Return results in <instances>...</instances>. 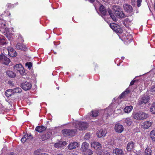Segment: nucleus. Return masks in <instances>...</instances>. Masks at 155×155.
Here are the masks:
<instances>
[{
    "label": "nucleus",
    "mask_w": 155,
    "mask_h": 155,
    "mask_svg": "<svg viewBox=\"0 0 155 155\" xmlns=\"http://www.w3.org/2000/svg\"><path fill=\"white\" fill-rule=\"evenodd\" d=\"M12 91L13 93H20L22 91L21 89L19 87H16L13 89H12Z\"/></svg>",
    "instance_id": "nucleus-32"
},
{
    "label": "nucleus",
    "mask_w": 155,
    "mask_h": 155,
    "mask_svg": "<svg viewBox=\"0 0 155 155\" xmlns=\"http://www.w3.org/2000/svg\"><path fill=\"white\" fill-rule=\"evenodd\" d=\"M141 98L143 101L144 104H146L149 101V97L148 96H143Z\"/></svg>",
    "instance_id": "nucleus-33"
},
{
    "label": "nucleus",
    "mask_w": 155,
    "mask_h": 155,
    "mask_svg": "<svg viewBox=\"0 0 155 155\" xmlns=\"http://www.w3.org/2000/svg\"><path fill=\"white\" fill-rule=\"evenodd\" d=\"M132 122L131 118L129 117L126 118L124 120V123L128 126L131 125Z\"/></svg>",
    "instance_id": "nucleus-30"
},
{
    "label": "nucleus",
    "mask_w": 155,
    "mask_h": 155,
    "mask_svg": "<svg viewBox=\"0 0 155 155\" xmlns=\"http://www.w3.org/2000/svg\"><path fill=\"white\" fill-rule=\"evenodd\" d=\"M35 155H48V154L45 153H40L38 152L37 151H36L34 152Z\"/></svg>",
    "instance_id": "nucleus-46"
},
{
    "label": "nucleus",
    "mask_w": 155,
    "mask_h": 155,
    "mask_svg": "<svg viewBox=\"0 0 155 155\" xmlns=\"http://www.w3.org/2000/svg\"><path fill=\"white\" fill-rule=\"evenodd\" d=\"M25 66L28 67V68L30 69L32 67V64L31 62H28L25 63Z\"/></svg>",
    "instance_id": "nucleus-44"
},
{
    "label": "nucleus",
    "mask_w": 155,
    "mask_h": 155,
    "mask_svg": "<svg viewBox=\"0 0 155 155\" xmlns=\"http://www.w3.org/2000/svg\"><path fill=\"white\" fill-rule=\"evenodd\" d=\"M107 10L110 17L112 18L113 20L115 21H116L117 20V19L115 16L112 13V11L111 9L110 8H108L107 9Z\"/></svg>",
    "instance_id": "nucleus-25"
},
{
    "label": "nucleus",
    "mask_w": 155,
    "mask_h": 155,
    "mask_svg": "<svg viewBox=\"0 0 155 155\" xmlns=\"http://www.w3.org/2000/svg\"><path fill=\"white\" fill-rule=\"evenodd\" d=\"M88 124L87 122H79L76 124V127L79 130H82L87 129Z\"/></svg>",
    "instance_id": "nucleus-4"
},
{
    "label": "nucleus",
    "mask_w": 155,
    "mask_h": 155,
    "mask_svg": "<svg viewBox=\"0 0 155 155\" xmlns=\"http://www.w3.org/2000/svg\"><path fill=\"white\" fill-rule=\"evenodd\" d=\"M28 137V134H25L21 140V142L24 143L25 141H28V140L27 139Z\"/></svg>",
    "instance_id": "nucleus-37"
},
{
    "label": "nucleus",
    "mask_w": 155,
    "mask_h": 155,
    "mask_svg": "<svg viewBox=\"0 0 155 155\" xmlns=\"http://www.w3.org/2000/svg\"><path fill=\"white\" fill-rule=\"evenodd\" d=\"M8 55L12 57H14L17 55V53L12 47H8Z\"/></svg>",
    "instance_id": "nucleus-10"
},
{
    "label": "nucleus",
    "mask_w": 155,
    "mask_h": 155,
    "mask_svg": "<svg viewBox=\"0 0 155 155\" xmlns=\"http://www.w3.org/2000/svg\"><path fill=\"white\" fill-rule=\"evenodd\" d=\"M131 87H129L124 92H123L119 96L120 99L124 97L126 95L130 93L131 91Z\"/></svg>",
    "instance_id": "nucleus-14"
},
{
    "label": "nucleus",
    "mask_w": 155,
    "mask_h": 155,
    "mask_svg": "<svg viewBox=\"0 0 155 155\" xmlns=\"http://www.w3.org/2000/svg\"><path fill=\"white\" fill-rule=\"evenodd\" d=\"M124 10L127 12L130 13L132 12L133 8L130 5L127 4H125L123 5Z\"/></svg>",
    "instance_id": "nucleus-12"
},
{
    "label": "nucleus",
    "mask_w": 155,
    "mask_h": 155,
    "mask_svg": "<svg viewBox=\"0 0 155 155\" xmlns=\"http://www.w3.org/2000/svg\"><path fill=\"white\" fill-rule=\"evenodd\" d=\"M57 155H62V154H58Z\"/></svg>",
    "instance_id": "nucleus-56"
},
{
    "label": "nucleus",
    "mask_w": 155,
    "mask_h": 155,
    "mask_svg": "<svg viewBox=\"0 0 155 155\" xmlns=\"http://www.w3.org/2000/svg\"><path fill=\"white\" fill-rule=\"evenodd\" d=\"M97 155H110L109 153L104 150L101 144L97 142Z\"/></svg>",
    "instance_id": "nucleus-5"
},
{
    "label": "nucleus",
    "mask_w": 155,
    "mask_h": 155,
    "mask_svg": "<svg viewBox=\"0 0 155 155\" xmlns=\"http://www.w3.org/2000/svg\"><path fill=\"white\" fill-rule=\"evenodd\" d=\"M132 109L133 106H129L125 107L124 109V110L126 113H129L131 111Z\"/></svg>",
    "instance_id": "nucleus-27"
},
{
    "label": "nucleus",
    "mask_w": 155,
    "mask_h": 155,
    "mask_svg": "<svg viewBox=\"0 0 155 155\" xmlns=\"http://www.w3.org/2000/svg\"><path fill=\"white\" fill-rule=\"evenodd\" d=\"M150 91H155V85H153L151 87Z\"/></svg>",
    "instance_id": "nucleus-50"
},
{
    "label": "nucleus",
    "mask_w": 155,
    "mask_h": 155,
    "mask_svg": "<svg viewBox=\"0 0 155 155\" xmlns=\"http://www.w3.org/2000/svg\"><path fill=\"white\" fill-rule=\"evenodd\" d=\"M112 8L113 10L115 12V14H116V13H117V12H118V11L119 10H120V9H121V8L119 7V6H118L117 5H114L112 7Z\"/></svg>",
    "instance_id": "nucleus-29"
},
{
    "label": "nucleus",
    "mask_w": 155,
    "mask_h": 155,
    "mask_svg": "<svg viewBox=\"0 0 155 155\" xmlns=\"http://www.w3.org/2000/svg\"><path fill=\"white\" fill-rule=\"evenodd\" d=\"M150 138L153 141H155V130H153L150 134Z\"/></svg>",
    "instance_id": "nucleus-31"
},
{
    "label": "nucleus",
    "mask_w": 155,
    "mask_h": 155,
    "mask_svg": "<svg viewBox=\"0 0 155 155\" xmlns=\"http://www.w3.org/2000/svg\"><path fill=\"white\" fill-rule=\"evenodd\" d=\"M108 110L107 109H106L104 111V115H105L106 117H107L109 115V114L108 113Z\"/></svg>",
    "instance_id": "nucleus-45"
},
{
    "label": "nucleus",
    "mask_w": 155,
    "mask_h": 155,
    "mask_svg": "<svg viewBox=\"0 0 155 155\" xmlns=\"http://www.w3.org/2000/svg\"><path fill=\"white\" fill-rule=\"evenodd\" d=\"M136 13H138V10H137Z\"/></svg>",
    "instance_id": "nucleus-54"
},
{
    "label": "nucleus",
    "mask_w": 155,
    "mask_h": 155,
    "mask_svg": "<svg viewBox=\"0 0 155 155\" xmlns=\"http://www.w3.org/2000/svg\"><path fill=\"white\" fill-rule=\"evenodd\" d=\"M23 67L20 64H17L13 67L15 71L16 72H19L20 70H21Z\"/></svg>",
    "instance_id": "nucleus-23"
},
{
    "label": "nucleus",
    "mask_w": 155,
    "mask_h": 155,
    "mask_svg": "<svg viewBox=\"0 0 155 155\" xmlns=\"http://www.w3.org/2000/svg\"><path fill=\"white\" fill-rule=\"evenodd\" d=\"M31 84L27 81H23L21 84V87L24 90L27 91L30 89L31 87Z\"/></svg>",
    "instance_id": "nucleus-6"
},
{
    "label": "nucleus",
    "mask_w": 155,
    "mask_h": 155,
    "mask_svg": "<svg viewBox=\"0 0 155 155\" xmlns=\"http://www.w3.org/2000/svg\"><path fill=\"white\" fill-rule=\"evenodd\" d=\"M149 117V115L146 113L142 111L137 112L133 116L134 117L138 120H142L146 119Z\"/></svg>",
    "instance_id": "nucleus-2"
},
{
    "label": "nucleus",
    "mask_w": 155,
    "mask_h": 155,
    "mask_svg": "<svg viewBox=\"0 0 155 155\" xmlns=\"http://www.w3.org/2000/svg\"><path fill=\"white\" fill-rule=\"evenodd\" d=\"M78 143L76 142H71L68 146V149L70 150L75 149L78 147Z\"/></svg>",
    "instance_id": "nucleus-13"
},
{
    "label": "nucleus",
    "mask_w": 155,
    "mask_h": 155,
    "mask_svg": "<svg viewBox=\"0 0 155 155\" xmlns=\"http://www.w3.org/2000/svg\"><path fill=\"white\" fill-rule=\"evenodd\" d=\"M94 6H95V9H96V10H97V8H96V6L95 5H94Z\"/></svg>",
    "instance_id": "nucleus-58"
},
{
    "label": "nucleus",
    "mask_w": 155,
    "mask_h": 155,
    "mask_svg": "<svg viewBox=\"0 0 155 155\" xmlns=\"http://www.w3.org/2000/svg\"><path fill=\"white\" fill-rule=\"evenodd\" d=\"M121 58H122V59H124V57H122Z\"/></svg>",
    "instance_id": "nucleus-60"
},
{
    "label": "nucleus",
    "mask_w": 155,
    "mask_h": 155,
    "mask_svg": "<svg viewBox=\"0 0 155 155\" xmlns=\"http://www.w3.org/2000/svg\"><path fill=\"white\" fill-rule=\"evenodd\" d=\"M99 14L102 17L106 15L107 13V12L105 8V7L103 5L100 6L99 8Z\"/></svg>",
    "instance_id": "nucleus-9"
},
{
    "label": "nucleus",
    "mask_w": 155,
    "mask_h": 155,
    "mask_svg": "<svg viewBox=\"0 0 155 155\" xmlns=\"http://www.w3.org/2000/svg\"><path fill=\"white\" fill-rule=\"evenodd\" d=\"M14 153L13 152H12L10 154H9L8 155H14Z\"/></svg>",
    "instance_id": "nucleus-53"
},
{
    "label": "nucleus",
    "mask_w": 155,
    "mask_h": 155,
    "mask_svg": "<svg viewBox=\"0 0 155 155\" xmlns=\"http://www.w3.org/2000/svg\"><path fill=\"white\" fill-rule=\"evenodd\" d=\"M28 137V134H25L21 140V142L24 143L25 141H28V140L27 139Z\"/></svg>",
    "instance_id": "nucleus-36"
},
{
    "label": "nucleus",
    "mask_w": 155,
    "mask_h": 155,
    "mask_svg": "<svg viewBox=\"0 0 155 155\" xmlns=\"http://www.w3.org/2000/svg\"><path fill=\"white\" fill-rule=\"evenodd\" d=\"M28 138L27 139H28V141H33V140L35 141V139L33 137L31 134H28Z\"/></svg>",
    "instance_id": "nucleus-38"
},
{
    "label": "nucleus",
    "mask_w": 155,
    "mask_h": 155,
    "mask_svg": "<svg viewBox=\"0 0 155 155\" xmlns=\"http://www.w3.org/2000/svg\"><path fill=\"white\" fill-rule=\"evenodd\" d=\"M132 18L131 19H130L128 18H127L125 19V21H126L128 22H131L132 20H133V17H132Z\"/></svg>",
    "instance_id": "nucleus-49"
},
{
    "label": "nucleus",
    "mask_w": 155,
    "mask_h": 155,
    "mask_svg": "<svg viewBox=\"0 0 155 155\" xmlns=\"http://www.w3.org/2000/svg\"><path fill=\"white\" fill-rule=\"evenodd\" d=\"M114 31L117 33H121L123 32V30L120 26V28H117L116 30H115Z\"/></svg>",
    "instance_id": "nucleus-41"
},
{
    "label": "nucleus",
    "mask_w": 155,
    "mask_h": 155,
    "mask_svg": "<svg viewBox=\"0 0 155 155\" xmlns=\"http://www.w3.org/2000/svg\"><path fill=\"white\" fill-rule=\"evenodd\" d=\"M131 16H132V15H131L130 16V17H131Z\"/></svg>",
    "instance_id": "nucleus-61"
},
{
    "label": "nucleus",
    "mask_w": 155,
    "mask_h": 155,
    "mask_svg": "<svg viewBox=\"0 0 155 155\" xmlns=\"http://www.w3.org/2000/svg\"><path fill=\"white\" fill-rule=\"evenodd\" d=\"M110 27L114 31L116 30V29L117 28H120L119 25L115 23L110 24Z\"/></svg>",
    "instance_id": "nucleus-28"
},
{
    "label": "nucleus",
    "mask_w": 155,
    "mask_h": 155,
    "mask_svg": "<svg viewBox=\"0 0 155 155\" xmlns=\"http://www.w3.org/2000/svg\"><path fill=\"white\" fill-rule=\"evenodd\" d=\"M52 134V132L49 130L46 134L41 135V139L43 141L49 138Z\"/></svg>",
    "instance_id": "nucleus-11"
},
{
    "label": "nucleus",
    "mask_w": 155,
    "mask_h": 155,
    "mask_svg": "<svg viewBox=\"0 0 155 155\" xmlns=\"http://www.w3.org/2000/svg\"><path fill=\"white\" fill-rule=\"evenodd\" d=\"M91 116L96 118L97 117V112L96 111H91Z\"/></svg>",
    "instance_id": "nucleus-42"
},
{
    "label": "nucleus",
    "mask_w": 155,
    "mask_h": 155,
    "mask_svg": "<svg viewBox=\"0 0 155 155\" xmlns=\"http://www.w3.org/2000/svg\"><path fill=\"white\" fill-rule=\"evenodd\" d=\"M132 2H134L135 0H131Z\"/></svg>",
    "instance_id": "nucleus-55"
},
{
    "label": "nucleus",
    "mask_w": 155,
    "mask_h": 155,
    "mask_svg": "<svg viewBox=\"0 0 155 155\" xmlns=\"http://www.w3.org/2000/svg\"><path fill=\"white\" fill-rule=\"evenodd\" d=\"M89 146V144L86 142L82 143L80 150L82 152L83 154L84 155H91L93 153L92 151L88 148Z\"/></svg>",
    "instance_id": "nucleus-1"
},
{
    "label": "nucleus",
    "mask_w": 155,
    "mask_h": 155,
    "mask_svg": "<svg viewBox=\"0 0 155 155\" xmlns=\"http://www.w3.org/2000/svg\"><path fill=\"white\" fill-rule=\"evenodd\" d=\"M6 73L9 77L11 78H14L16 76L15 73L11 71H7Z\"/></svg>",
    "instance_id": "nucleus-22"
},
{
    "label": "nucleus",
    "mask_w": 155,
    "mask_h": 155,
    "mask_svg": "<svg viewBox=\"0 0 155 155\" xmlns=\"http://www.w3.org/2000/svg\"><path fill=\"white\" fill-rule=\"evenodd\" d=\"M152 122L150 121H145L143 123V126L144 128L147 129L149 128L152 125Z\"/></svg>",
    "instance_id": "nucleus-24"
},
{
    "label": "nucleus",
    "mask_w": 155,
    "mask_h": 155,
    "mask_svg": "<svg viewBox=\"0 0 155 155\" xmlns=\"http://www.w3.org/2000/svg\"><path fill=\"white\" fill-rule=\"evenodd\" d=\"M46 128L47 127L45 126H40L36 127L35 130L37 131L39 133H41L45 130Z\"/></svg>",
    "instance_id": "nucleus-20"
},
{
    "label": "nucleus",
    "mask_w": 155,
    "mask_h": 155,
    "mask_svg": "<svg viewBox=\"0 0 155 155\" xmlns=\"http://www.w3.org/2000/svg\"><path fill=\"white\" fill-rule=\"evenodd\" d=\"M85 139H88L90 138V135L88 134H86L84 136Z\"/></svg>",
    "instance_id": "nucleus-52"
},
{
    "label": "nucleus",
    "mask_w": 155,
    "mask_h": 155,
    "mask_svg": "<svg viewBox=\"0 0 155 155\" xmlns=\"http://www.w3.org/2000/svg\"><path fill=\"white\" fill-rule=\"evenodd\" d=\"M66 144V142L65 141H59L58 143H55L54 146L58 148H61L64 146Z\"/></svg>",
    "instance_id": "nucleus-16"
},
{
    "label": "nucleus",
    "mask_w": 155,
    "mask_h": 155,
    "mask_svg": "<svg viewBox=\"0 0 155 155\" xmlns=\"http://www.w3.org/2000/svg\"><path fill=\"white\" fill-rule=\"evenodd\" d=\"M134 143L133 141H130L128 143L127 147V150L130 151L133 149L134 147Z\"/></svg>",
    "instance_id": "nucleus-18"
},
{
    "label": "nucleus",
    "mask_w": 155,
    "mask_h": 155,
    "mask_svg": "<svg viewBox=\"0 0 155 155\" xmlns=\"http://www.w3.org/2000/svg\"><path fill=\"white\" fill-rule=\"evenodd\" d=\"M2 61L3 64L6 65H8L10 62V59L3 54L0 55V61Z\"/></svg>",
    "instance_id": "nucleus-7"
},
{
    "label": "nucleus",
    "mask_w": 155,
    "mask_h": 155,
    "mask_svg": "<svg viewBox=\"0 0 155 155\" xmlns=\"http://www.w3.org/2000/svg\"><path fill=\"white\" fill-rule=\"evenodd\" d=\"M142 1V0H137V5L138 7H139L140 6Z\"/></svg>",
    "instance_id": "nucleus-48"
},
{
    "label": "nucleus",
    "mask_w": 155,
    "mask_h": 155,
    "mask_svg": "<svg viewBox=\"0 0 155 155\" xmlns=\"http://www.w3.org/2000/svg\"><path fill=\"white\" fill-rule=\"evenodd\" d=\"M112 153L116 155H124V153L122 149L115 148L113 150Z\"/></svg>",
    "instance_id": "nucleus-17"
},
{
    "label": "nucleus",
    "mask_w": 155,
    "mask_h": 155,
    "mask_svg": "<svg viewBox=\"0 0 155 155\" xmlns=\"http://www.w3.org/2000/svg\"><path fill=\"white\" fill-rule=\"evenodd\" d=\"M152 150L151 149L149 148H147L145 150V155H151Z\"/></svg>",
    "instance_id": "nucleus-35"
},
{
    "label": "nucleus",
    "mask_w": 155,
    "mask_h": 155,
    "mask_svg": "<svg viewBox=\"0 0 155 155\" xmlns=\"http://www.w3.org/2000/svg\"><path fill=\"white\" fill-rule=\"evenodd\" d=\"M136 155H141L140 154L138 153V154H136Z\"/></svg>",
    "instance_id": "nucleus-57"
},
{
    "label": "nucleus",
    "mask_w": 155,
    "mask_h": 155,
    "mask_svg": "<svg viewBox=\"0 0 155 155\" xmlns=\"http://www.w3.org/2000/svg\"><path fill=\"white\" fill-rule=\"evenodd\" d=\"M106 134V130L101 129L98 131L97 133V137L100 138L103 136L104 137Z\"/></svg>",
    "instance_id": "nucleus-21"
},
{
    "label": "nucleus",
    "mask_w": 155,
    "mask_h": 155,
    "mask_svg": "<svg viewBox=\"0 0 155 155\" xmlns=\"http://www.w3.org/2000/svg\"><path fill=\"white\" fill-rule=\"evenodd\" d=\"M77 132L76 130L65 129L62 130V134L65 136H74Z\"/></svg>",
    "instance_id": "nucleus-3"
},
{
    "label": "nucleus",
    "mask_w": 155,
    "mask_h": 155,
    "mask_svg": "<svg viewBox=\"0 0 155 155\" xmlns=\"http://www.w3.org/2000/svg\"><path fill=\"white\" fill-rule=\"evenodd\" d=\"M150 110L153 114H155V102L152 104L151 106Z\"/></svg>",
    "instance_id": "nucleus-34"
},
{
    "label": "nucleus",
    "mask_w": 155,
    "mask_h": 155,
    "mask_svg": "<svg viewBox=\"0 0 155 155\" xmlns=\"http://www.w3.org/2000/svg\"><path fill=\"white\" fill-rule=\"evenodd\" d=\"M143 104H144L143 101V100H142V99L140 98L139 99V101H138V104L139 105H141Z\"/></svg>",
    "instance_id": "nucleus-47"
},
{
    "label": "nucleus",
    "mask_w": 155,
    "mask_h": 155,
    "mask_svg": "<svg viewBox=\"0 0 155 155\" xmlns=\"http://www.w3.org/2000/svg\"><path fill=\"white\" fill-rule=\"evenodd\" d=\"M96 143V141H95L94 140H92L91 143V147L94 149H96L97 147V143Z\"/></svg>",
    "instance_id": "nucleus-39"
},
{
    "label": "nucleus",
    "mask_w": 155,
    "mask_h": 155,
    "mask_svg": "<svg viewBox=\"0 0 155 155\" xmlns=\"http://www.w3.org/2000/svg\"><path fill=\"white\" fill-rule=\"evenodd\" d=\"M57 89H58H58H59V87H57Z\"/></svg>",
    "instance_id": "nucleus-59"
},
{
    "label": "nucleus",
    "mask_w": 155,
    "mask_h": 155,
    "mask_svg": "<svg viewBox=\"0 0 155 155\" xmlns=\"http://www.w3.org/2000/svg\"><path fill=\"white\" fill-rule=\"evenodd\" d=\"M19 72L20 74L22 75H25L26 74L23 67L21 70H20Z\"/></svg>",
    "instance_id": "nucleus-43"
},
{
    "label": "nucleus",
    "mask_w": 155,
    "mask_h": 155,
    "mask_svg": "<svg viewBox=\"0 0 155 155\" xmlns=\"http://www.w3.org/2000/svg\"><path fill=\"white\" fill-rule=\"evenodd\" d=\"M114 129L116 132L120 134L124 130V128L123 125L118 124H115Z\"/></svg>",
    "instance_id": "nucleus-8"
},
{
    "label": "nucleus",
    "mask_w": 155,
    "mask_h": 155,
    "mask_svg": "<svg viewBox=\"0 0 155 155\" xmlns=\"http://www.w3.org/2000/svg\"><path fill=\"white\" fill-rule=\"evenodd\" d=\"M118 12L116 13L115 14L116 16L118 18H123L126 17L123 12L122 10V9H121L120 10H119Z\"/></svg>",
    "instance_id": "nucleus-19"
},
{
    "label": "nucleus",
    "mask_w": 155,
    "mask_h": 155,
    "mask_svg": "<svg viewBox=\"0 0 155 155\" xmlns=\"http://www.w3.org/2000/svg\"><path fill=\"white\" fill-rule=\"evenodd\" d=\"M16 48L18 49L21 50H22L24 51H27V48L25 45H23L21 43H18L16 45Z\"/></svg>",
    "instance_id": "nucleus-15"
},
{
    "label": "nucleus",
    "mask_w": 155,
    "mask_h": 155,
    "mask_svg": "<svg viewBox=\"0 0 155 155\" xmlns=\"http://www.w3.org/2000/svg\"><path fill=\"white\" fill-rule=\"evenodd\" d=\"M12 89H10L7 90L5 92V95L7 97H9L10 96L14 94L12 91Z\"/></svg>",
    "instance_id": "nucleus-26"
},
{
    "label": "nucleus",
    "mask_w": 155,
    "mask_h": 155,
    "mask_svg": "<svg viewBox=\"0 0 155 155\" xmlns=\"http://www.w3.org/2000/svg\"><path fill=\"white\" fill-rule=\"evenodd\" d=\"M114 31L117 33H121L123 32V30L120 26V28H117L116 30H115Z\"/></svg>",
    "instance_id": "nucleus-40"
},
{
    "label": "nucleus",
    "mask_w": 155,
    "mask_h": 155,
    "mask_svg": "<svg viewBox=\"0 0 155 155\" xmlns=\"http://www.w3.org/2000/svg\"><path fill=\"white\" fill-rule=\"evenodd\" d=\"M136 80H133L130 83V86L129 87H130V86L134 84V83L136 82Z\"/></svg>",
    "instance_id": "nucleus-51"
}]
</instances>
